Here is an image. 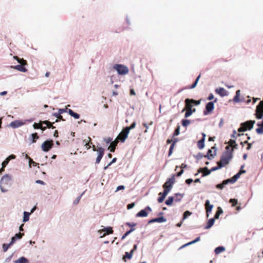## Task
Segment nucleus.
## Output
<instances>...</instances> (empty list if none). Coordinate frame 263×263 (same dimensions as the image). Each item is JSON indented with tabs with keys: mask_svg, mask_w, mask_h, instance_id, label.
<instances>
[{
	"mask_svg": "<svg viewBox=\"0 0 263 263\" xmlns=\"http://www.w3.org/2000/svg\"><path fill=\"white\" fill-rule=\"evenodd\" d=\"M185 102V107L182 109V111L183 112L185 109H190V110H193V107L194 106L193 102L191 101L190 99H186L184 101Z\"/></svg>",
	"mask_w": 263,
	"mask_h": 263,
	"instance_id": "11",
	"label": "nucleus"
},
{
	"mask_svg": "<svg viewBox=\"0 0 263 263\" xmlns=\"http://www.w3.org/2000/svg\"><path fill=\"white\" fill-rule=\"evenodd\" d=\"M67 109V108L59 109V114H62L66 112Z\"/></svg>",
	"mask_w": 263,
	"mask_h": 263,
	"instance_id": "62",
	"label": "nucleus"
},
{
	"mask_svg": "<svg viewBox=\"0 0 263 263\" xmlns=\"http://www.w3.org/2000/svg\"><path fill=\"white\" fill-rule=\"evenodd\" d=\"M89 140L87 141L86 139L83 140V143H85V146H86L87 149H89L91 147L90 144H92V142H91V138L90 137H88Z\"/></svg>",
	"mask_w": 263,
	"mask_h": 263,
	"instance_id": "27",
	"label": "nucleus"
},
{
	"mask_svg": "<svg viewBox=\"0 0 263 263\" xmlns=\"http://www.w3.org/2000/svg\"><path fill=\"white\" fill-rule=\"evenodd\" d=\"M92 148L93 151L98 152V157L96 159V163L99 164L104 156V149L101 147H96L94 145H92Z\"/></svg>",
	"mask_w": 263,
	"mask_h": 263,
	"instance_id": "5",
	"label": "nucleus"
},
{
	"mask_svg": "<svg viewBox=\"0 0 263 263\" xmlns=\"http://www.w3.org/2000/svg\"><path fill=\"white\" fill-rule=\"evenodd\" d=\"M135 228H132L129 231H127L121 237V239L123 240L125 238V237L128 236L130 233L135 231Z\"/></svg>",
	"mask_w": 263,
	"mask_h": 263,
	"instance_id": "41",
	"label": "nucleus"
},
{
	"mask_svg": "<svg viewBox=\"0 0 263 263\" xmlns=\"http://www.w3.org/2000/svg\"><path fill=\"white\" fill-rule=\"evenodd\" d=\"M212 151L211 149H209L206 155H204V157L207 158L209 160H211L213 158L214 156L216 155V153L214 152V154H212Z\"/></svg>",
	"mask_w": 263,
	"mask_h": 263,
	"instance_id": "23",
	"label": "nucleus"
},
{
	"mask_svg": "<svg viewBox=\"0 0 263 263\" xmlns=\"http://www.w3.org/2000/svg\"><path fill=\"white\" fill-rule=\"evenodd\" d=\"M117 161V158H114L112 161L107 165V166L104 167V169H106L109 165H110L112 163H115Z\"/></svg>",
	"mask_w": 263,
	"mask_h": 263,
	"instance_id": "60",
	"label": "nucleus"
},
{
	"mask_svg": "<svg viewBox=\"0 0 263 263\" xmlns=\"http://www.w3.org/2000/svg\"><path fill=\"white\" fill-rule=\"evenodd\" d=\"M256 118L260 119L263 117V101L260 102L259 105L256 107Z\"/></svg>",
	"mask_w": 263,
	"mask_h": 263,
	"instance_id": "10",
	"label": "nucleus"
},
{
	"mask_svg": "<svg viewBox=\"0 0 263 263\" xmlns=\"http://www.w3.org/2000/svg\"><path fill=\"white\" fill-rule=\"evenodd\" d=\"M255 121L249 120L240 124V127L238 129V132H242L247 130H251L253 127Z\"/></svg>",
	"mask_w": 263,
	"mask_h": 263,
	"instance_id": "3",
	"label": "nucleus"
},
{
	"mask_svg": "<svg viewBox=\"0 0 263 263\" xmlns=\"http://www.w3.org/2000/svg\"><path fill=\"white\" fill-rule=\"evenodd\" d=\"M190 99L194 105H198L200 104V101H199V100L196 101L193 99Z\"/></svg>",
	"mask_w": 263,
	"mask_h": 263,
	"instance_id": "58",
	"label": "nucleus"
},
{
	"mask_svg": "<svg viewBox=\"0 0 263 263\" xmlns=\"http://www.w3.org/2000/svg\"><path fill=\"white\" fill-rule=\"evenodd\" d=\"M102 231L105 232V233L103 234V235L101 236V237H104L106 235L112 234L114 232L112 228L110 227L104 228L103 230H102ZM99 232L101 233V231H99Z\"/></svg>",
	"mask_w": 263,
	"mask_h": 263,
	"instance_id": "20",
	"label": "nucleus"
},
{
	"mask_svg": "<svg viewBox=\"0 0 263 263\" xmlns=\"http://www.w3.org/2000/svg\"><path fill=\"white\" fill-rule=\"evenodd\" d=\"M244 143H246V144H248V146L247 147V150H249L251 148V146H252V144L251 143H248L247 141H245L244 142Z\"/></svg>",
	"mask_w": 263,
	"mask_h": 263,
	"instance_id": "63",
	"label": "nucleus"
},
{
	"mask_svg": "<svg viewBox=\"0 0 263 263\" xmlns=\"http://www.w3.org/2000/svg\"><path fill=\"white\" fill-rule=\"evenodd\" d=\"M177 141V140L176 139H175L173 141V143H172V144L170 147L169 151H168V156H170L172 155V154L173 153V149L174 148V146H175V144Z\"/></svg>",
	"mask_w": 263,
	"mask_h": 263,
	"instance_id": "28",
	"label": "nucleus"
},
{
	"mask_svg": "<svg viewBox=\"0 0 263 263\" xmlns=\"http://www.w3.org/2000/svg\"><path fill=\"white\" fill-rule=\"evenodd\" d=\"M175 182V176L173 175L171 178L168 179L165 183L163 185L164 191H167L168 193L172 189L173 185Z\"/></svg>",
	"mask_w": 263,
	"mask_h": 263,
	"instance_id": "7",
	"label": "nucleus"
},
{
	"mask_svg": "<svg viewBox=\"0 0 263 263\" xmlns=\"http://www.w3.org/2000/svg\"><path fill=\"white\" fill-rule=\"evenodd\" d=\"M192 213L190 212V211H185L184 213H183V219L186 218L189 216H190L191 215Z\"/></svg>",
	"mask_w": 263,
	"mask_h": 263,
	"instance_id": "52",
	"label": "nucleus"
},
{
	"mask_svg": "<svg viewBox=\"0 0 263 263\" xmlns=\"http://www.w3.org/2000/svg\"><path fill=\"white\" fill-rule=\"evenodd\" d=\"M15 263H28V260L26 258L22 257L16 260Z\"/></svg>",
	"mask_w": 263,
	"mask_h": 263,
	"instance_id": "31",
	"label": "nucleus"
},
{
	"mask_svg": "<svg viewBox=\"0 0 263 263\" xmlns=\"http://www.w3.org/2000/svg\"><path fill=\"white\" fill-rule=\"evenodd\" d=\"M112 138H110V137H108V138H105L104 139V141L106 143H111V141H112Z\"/></svg>",
	"mask_w": 263,
	"mask_h": 263,
	"instance_id": "59",
	"label": "nucleus"
},
{
	"mask_svg": "<svg viewBox=\"0 0 263 263\" xmlns=\"http://www.w3.org/2000/svg\"><path fill=\"white\" fill-rule=\"evenodd\" d=\"M229 201L232 203V206H235L237 204V200L236 199H231Z\"/></svg>",
	"mask_w": 263,
	"mask_h": 263,
	"instance_id": "49",
	"label": "nucleus"
},
{
	"mask_svg": "<svg viewBox=\"0 0 263 263\" xmlns=\"http://www.w3.org/2000/svg\"><path fill=\"white\" fill-rule=\"evenodd\" d=\"M225 185H226L225 184H223V181L222 183L218 184L216 185V187H217V189H219L222 190V189L224 187V186Z\"/></svg>",
	"mask_w": 263,
	"mask_h": 263,
	"instance_id": "56",
	"label": "nucleus"
},
{
	"mask_svg": "<svg viewBox=\"0 0 263 263\" xmlns=\"http://www.w3.org/2000/svg\"><path fill=\"white\" fill-rule=\"evenodd\" d=\"M136 123L135 121H134L130 125V126L129 127H126L125 128L128 132H129V130L130 129H132L133 128H134L136 126Z\"/></svg>",
	"mask_w": 263,
	"mask_h": 263,
	"instance_id": "46",
	"label": "nucleus"
},
{
	"mask_svg": "<svg viewBox=\"0 0 263 263\" xmlns=\"http://www.w3.org/2000/svg\"><path fill=\"white\" fill-rule=\"evenodd\" d=\"M53 146V142L52 140H46L41 145L42 149L44 152H48Z\"/></svg>",
	"mask_w": 263,
	"mask_h": 263,
	"instance_id": "8",
	"label": "nucleus"
},
{
	"mask_svg": "<svg viewBox=\"0 0 263 263\" xmlns=\"http://www.w3.org/2000/svg\"><path fill=\"white\" fill-rule=\"evenodd\" d=\"M198 172H202L203 173V176H204L209 175L211 173V171L209 170L207 167H205L204 168H200L198 170Z\"/></svg>",
	"mask_w": 263,
	"mask_h": 263,
	"instance_id": "21",
	"label": "nucleus"
},
{
	"mask_svg": "<svg viewBox=\"0 0 263 263\" xmlns=\"http://www.w3.org/2000/svg\"><path fill=\"white\" fill-rule=\"evenodd\" d=\"M215 92L219 94L221 97H224L228 95V92L223 88L219 87L215 90Z\"/></svg>",
	"mask_w": 263,
	"mask_h": 263,
	"instance_id": "15",
	"label": "nucleus"
},
{
	"mask_svg": "<svg viewBox=\"0 0 263 263\" xmlns=\"http://www.w3.org/2000/svg\"><path fill=\"white\" fill-rule=\"evenodd\" d=\"M129 132L124 128L117 137V139L121 142H124L127 138Z\"/></svg>",
	"mask_w": 263,
	"mask_h": 263,
	"instance_id": "9",
	"label": "nucleus"
},
{
	"mask_svg": "<svg viewBox=\"0 0 263 263\" xmlns=\"http://www.w3.org/2000/svg\"><path fill=\"white\" fill-rule=\"evenodd\" d=\"M214 221L215 218H211L210 219H209V221H208L207 224L205 226V228L206 229H208L211 228L212 226L214 224Z\"/></svg>",
	"mask_w": 263,
	"mask_h": 263,
	"instance_id": "26",
	"label": "nucleus"
},
{
	"mask_svg": "<svg viewBox=\"0 0 263 263\" xmlns=\"http://www.w3.org/2000/svg\"><path fill=\"white\" fill-rule=\"evenodd\" d=\"M114 69L117 71L119 74L121 75H125L128 72V68L121 64H115L114 66Z\"/></svg>",
	"mask_w": 263,
	"mask_h": 263,
	"instance_id": "6",
	"label": "nucleus"
},
{
	"mask_svg": "<svg viewBox=\"0 0 263 263\" xmlns=\"http://www.w3.org/2000/svg\"><path fill=\"white\" fill-rule=\"evenodd\" d=\"M30 213L27 212H24L23 221L26 222L29 220Z\"/></svg>",
	"mask_w": 263,
	"mask_h": 263,
	"instance_id": "40",
	"label": "nucleus"
},
{
	"mask_svg": "<svg viewBox=\"0 0 263 263\" xmlns=\"http://www.w3.org/2000/svg\"><path fill=\"white\" fill-rule=\"evenodd\" d=\"M26 157L29 158V165H32L33 166H36V163L33 161L30 157H29L27 155H26Z\"/></svg>",
	"mask_w": 263,
	"mask_h": 263,
	"instance_id": "54",
	"label": "nucleus"
},
{
	"mask_svg": "<svg viewBox=\"0 0 263 263\" xmlns=\"http://www.w3.org/2000/svg\"><path fill=\"white\" fill-rule=\"evenodd\" d=\"M179 134H180V126L178 125L173 133V136H178Z\"/></svg>",
	"mask_w": 263,
	"mask_h": 263,
	"instance_id": "47",
	"label": "nucleus"
},
{
	"mask_svg": "<svg viewBox=\"0 0 263 263\" xmlns=\"http://www.w3.org/2000/svg\"><path fill=\"white\" fill-rule=\"evenodd\" d=\"M200 78V74H199L197 77V78H196V79L195 81L194 82V83L191 86L189 87L190 89H193V88H194L196 86V85H197V84L198 83V82Z\"/></svg>",
	"mask_w": 263,
	"mask_h": 263,
	"instance_id": "42",
	"label": "nucleus"
},
{
	"mask_svg": "<svg viewBox=\"0 0 263 263\" xmlns=\"http://www.w3.org/2000/svg\"><path fill=\"white\" fill-rule=\"evenodd\" d=\"M43 123H44V124L47 126V127L49 128H51L54 129L55 128V127L53 125V124L48 121H43Z\"/></svg>",
	"mask_w": 263,
	"mask_h": 263,
	"instance_id": "36",
	"label": "nucleus"
},
{
	"mask_svg": "<svg viewBox=\"0 0 263 263\" xmlns=\"http://www.w3.org/2000/svg\"><path fill=\"white\" fill-rule=\"evenodd\" d=\"M24 123L19 120H15L10 123V126L12 128H17L23 125Z\"/></svg>",
	"mask_w": 263,
	"mask_h": 263,
	"instance_id": "18",
	"label": "nucleus"
},
{
	"mask_svg": "<svg viewBox=\"0 0 263 263\" xmlns=\"http://www.w3.org/2000/svg\"><path fill=\"white\" fill-rule=\"evenodd\" d=\"M133 253L131 252H126L125 255L123 257V260L125 261L126 258H128L129 259H130L133 256Z\"/></svg>",
	"mask_w": 263,
	"mask_h": 263,
	"instance_id": "35",
	"label": "nucleus"
},
{
	"mask_svg": "<svg viewBox=\"0 0 263 263\" xmlns=\"http://www.w3.org/2000/svg\"><path fill=\"white\" fill-rule=\"evenodd\" d=\"M183 196L180 194H176L175 197H174V201L176 202H179L181 201Z\"/></svg>",
	"mask_w": 263,
	"mask_h": 263,
	"instance_id": "39",
	"label": "nucleus"
},
{
	"mask_svg": "<svg viewBox=\"0 0 263 263\" xmlns=\"http://www.w3.org/2000/svg\"><path fill=\"white\" fill-rule=\"evenodd\" d=\"M168 194L167 193V191H164L163 192H160L159 193V198H158V202L159 203H161L162 202L165 198L166 197V196H167V195Z\"/></svg>",
	"mask_w": 263,
	"mask_h": 263,
	"instance_id": "14",
	"label": "nucleus"
},
{
	"mask_svg": "<svg viewBox=\"0 0 263 263\" xmlns=\"http://www.w3.org/2000/svg\"><path fill=\"white\" fill-rule=\"evenodd\" d=\"M235 182L233 180V178H231L226 180H223V184H228V183H234Z\"/></svg>",
	"mask_w": 263,
	"mask_h": 263,
	"instance_id": "44",
	"label": "nucleus"
},
{
	"mask_svg": "<svg viewBox=\"0 0 263 263\" xmlns=\"http://www.w3.org/2000/svg\"><path fill=\"white\" fill-rule=\"evenodd\" d=\"M216 213H218L219 215H220L223 213V211L220 207H218Z\"/></svg>",
	"mask_w": 263,
	"mask_h": 263,
	"instance_id": "64",
	"label": "nucleus"
},
{
	"mask_svg": "<svg viewBox=\"0 0 263 263\" xmlns=\"http://www.w3.org/2000/svg\"><path fill=\"white\" fill-rule=\"evenodd\" d=\"M135 203H130V204H128L127 205V208L128 210H129V209H132L135 206Z\"/></svg>",
	"mask_w": 263,
	"mask_h": 263,
	"instance_id": "61",
	"label": "nucleus"
},
{
	"mask_svg": "<svg viewBox=\"0 0 263 263\" xmlns=\"http://www.w3.org/2000/svg\"><path fill=\"white\" fill-rule=\"evenodd\" d=\"M256 132L258 134H263V127L259 126L258 128L256 129Z\"/></svg>",
	"mask_w": 263,
	"mask_h": 263,
	"instance_id": "51",
	"label": "nucleus"
},
{
	"mask_svg": "<svg viewBox=\"0 0 263 263\" xmlns=\"http://www.w3.org/2000/svg\"><path fill=\"white\" fill-rule=\"evenodd\" d=\"M197 146L198 148L201 149L203 148L204 147V138H202L201 140H199L197 143Z\"/></svg>",
	"mask_w": 263,
	"mask_h": 263,
	"instance_id": "29",
	"label": "nucleus"
},
{
	"mask_svg": "<svg viewBox=\"0 0 263 263\" xmlns=\"http://www.w3.org/2000/svg\"><path fill=\"white\" fill-rule=\"evenodd\" d=\"M11 180V176L9 175H4L1 180V184L0 187L2 192H6L7 191V189H5V185H8L10 183V181Z\"/></svg>",
	"mask_w": 263,
	"mask_h": 263,
	"instance_id": "4",
	"label": "nucleus"
},
{
	"mask_svg": "<svg viewBox=\"0 0 263 263\" xmlns=\"http://www.w3.org/2000/svg\"><path fill=\"white\" fill-rule=\"evenodd\" d=\"M181 123H182V125L184 127H186L191 123V121L189 120L183 119L182 120Z\"/></svg>",
	"mask_w": 263,
	"mask_h": 263,
	"instance_id": "43",
	"label": "nucleus"
},
{
	"mask_svg": "<svg viewBox=\"0 0 263 263\" xmlns=\"http://www.w3.org/2000/svg\"><path fill=\"white\" fill-rule=\"evenodd\" d=\"M166 221V219L164 217H160L155 218L150 220L149 221L148 223H154V222L161 223V222H165Z\"/></svg>",
	"mask_w": 263,
	"mask_h": 263,
	"instance_id": "17",
	"label": "nucleus"
},
{
	"mask_svg": "<svg viewBox=\"0 0 263 263\" xmlns=\"http://www.w3.org/2000/svg\"><path fill=\"white\" fill-rule=\"evenodd\" d=\"M228 143L229 145L226 147L227 151H228V149L230 148V146L232 147L234 144H235L236 142L234 140L231 139L229 141Z\"/></svg>",
	"mask_w": 263,
	"mask_h": 263,
	"instance_id": "45",
	"label": "nucleus"
},
{
	"mask_svg": "<svg viewBox=\"0 0 263 263\" xmlns=\"http://www.w3.org/2000/svg\"><path fill=\"white\" fill-rule=\"evenodd\" d=\"M118 142L119 141L117 139H116L114 141H111L109 146L108 147V149L111 152L114 153L115 152L116 147L117 145Z\"/></svg>",
	"mask_w": 263,
	"mask_h": 263,
	"instance_id": "16",
	"label": "nucleus"
},
{
	"mask_svg": "<svg viewBox=\"0 0 263 263\" xmlns=\"http://www.w3.org/2000/svg\"><path fill=\"white\" fill-rule=\"evenodd\" d=\"M221 167H222V165L221 164H219L217 162V166L211 168L210 171H211V172H213V171H216L218 169H220Z\"/></svg>",
	"mask_w": 263,
	"mask_h": 263,
	"instance_id": "48",
	"label": "nucleus"
},
{
	"mask_svg": "<svg viewBox=\"0 0 263 263\" xmlns=\"http://www.w3.org/2000/svg\"><path fill=\"white\" fill-rule=\"evenodd\" d=\"M186 111L184 117L185 118H188L189 117L191 116L192 114L196 111V109L193 108V110H190V109H185Z\"/></svg>",
	"mask_w": 263,
	"mask_h": 263,
	"instance_id": "25",
	"label": "nucleus"
},
{
	"mask_svg": "<svg viewBox=\"0 0 263 263\" xmlns=\"http://www.w3.org/2000/svg\"><path fill=\"white\" fill-rule=\"evenodd\" d=\"M44 124L43 121H40L39 123H34L33 125V127L34 129H41L42 125Z\"/></svg>",
	"mask_w": 263,
	"mask_h": 263,
	"instance_id": "37",
	"label": "nucleus"
},
{
	"mask_svg": "<svg viewBox=\"0 0 263 263\" xmlns=\"http://www.w3.org/2000/svg\"><path fill=\"white\" fill-rule=\"evenodd\" d=\"M240 173H237L232 177L235 182H236L237 179H238L240 177Z\"/></svg>",
	"mask_w": 263,
	"mask_h": 263,
	"instance_id": "55",
	"label": "nucleus"
},
{
	"mask_svg": "<svg viewBox=\"0 0 263 263\" xmlns=\"http://www.w3.org/2000/svg\"><path fill=\"white\" fill-rule=\"evenodd\" d=\"M214 102H210L208 103L205 106V110L204 111V115L208 114L209 113L212 112L214 109Z\"/></svg>",
	"mask_w": 263,
	"mask_h": 263,
	"instance_id": "12",
	"label": "nucleus"
},
{
	"mask_svg": "<svg viewBox=\"0 0 263 263\" xmlns=\"http://www.w3.org/2000/svg\"><path fill=\"white\" fill-rule=\"evenodd\" d=\"M24 235V234L23 233H17L15 235L14 237L16 238V239H21L22 238V236Z\"/></svg>",
	"mask_w": 263,
	"mask_h": 263,
	"instance_id": "57",
	"label": "nucleus"
},
{
	"mask_svg": "<svg viewBox=\"0 0 263 263\" xmlns=\"http://www.w3.org/2000/svg\"><path fill=\"white\" fill-rule=\"evenodd\" d=\"M200 237H197L196 239H195L194 240L192 241H191V242H188V243H186V244L183 245V246H182L180 248V249H182V248H184V247H186V246H189V245H190L193 244V243H195V242H197V241H199V240H200Z\"/></svg>",
	"mask_w": 263,
	"mask_h": 263,
	"instance_id": "30",
	"label": "nucleus"
},
{
	"mask_svg": "<svg viewBox=\"0 0 263 263\" xmlns=\"http://www.w3.org/2000/svg\"><path fill=\"white\" fill-rule=\"evenodd\" d=\"M16 157V156L14 155H10L8 157H7L5 160H4L3 162H2V166L3 167H5L8 164L9 161L11 159H15Z\"/></svg>",
	"mask_w": 263,
	"mask_h": 263,
	"instance_id": "19",
	"label": "nucleus"
},
{
	"mask_svg": "<svg viewBox=\"0 0 263 263\" xmlns=\"http://www.w3.org/2000/svg\"><path fill=\"white\" fill-rule=\"evenodd\" d=\"M233 158V149L231 151H226L222 155L220 160L218 162L219 164L222 165V167L229 164Z\"/></svg>",
	"mask_w": 263,
	"mask_h": 263,
	"instance_id": "1",
	"label": "nucleus"
},
{
	"mask_svg": "<svg viewBox=\"0 0 263 263\" xmlns=\"http://www.w3.org/2000/svg\"><path fill=\"white\" fill-rule=\"evenodd\" d=\"M67 112L71 116L73 117L74 118L76 119L80 118V115L73 112V110H71V109H68Z\"/></svg>",
	"mask_w": 263,
	"mask_h": 263,
	"instance_id": "22",
	"label": "nucleus"
},
{
	"mask_svg": "<svg viewBox=\"0 0 263 263\" xmlns=\"http://www.w3.org/2000/svg\"><path fill=\"white\" fill-rule=\"evenodd\" d=\"M225 250V248L223 247H218L215 249V253L216 254H220Z\"/></svg>",
	"mask_w": 263,
	"mask_h": 263,
	"instance_id": "32",
	"label": "nucleus"
},
{
	"mask_svg": "<svg viewBox=\"0 0 263 263\" xmlns=\"http://www.w3.org/2000/svg\"><path fill=\"white\" fill-rule=\"evenodd\" d=\"M11 246V245L10 244V243L9 244H4L3 245V248L4 251V252L7 251Z\"/></svg>",
	"mask_w": 263,
	"mask_h": 263,
	"instance_id": "50",
	"label": "nucleus"
},
{
	"mask_svg": "<svg viewBox=\"0 0 263 263\" xmlns=\"http://www.w3.org/2000/svg\"><path fill=\"white\" fill-rule=\"evenodd\" d=\"M240 91L239 90H238L236 91V95L233 98V101L234 102H239V96H240Z\"/></svg>",
	"mask_w": 263,
	"mask_h": 263,
	"instance_id": "34",
	"label": "nucleus"
},
{
	"mask_svg": "<svg viewBox=\"0 0 263 263\" xmlns=\"http://www.w3.org/2000/svg\"><path fill=\"white\" fill-rule=\"evenodd\" d=\"M31 142L32 143H35L36 141V140L39 138V136H38L36 133H33L31 134Z\"/></svg>",
	"mask_w": 263,
	"mask_h": 263,
	"instance_id": "33",
	"label": "nucleus"
},
{
	"mask_svg": "<svg viewBox=\"0 0 263 263\" xmlns=\"http://www.w3.org/2000/svg\"><path fill=\"white\" fill-rule=\"evenodd\" d=\"M148 214L145 210L140 211L137 214V217H146Z\"/></svg>",
	"mask_w": 263,
	"mask_h": 263,
	"instance_id": "24",
	"label": "nucleus"
},
{
	"mask_svg": "<svg viewBox=\"0 0 263 263\" xmlns=\"http://www.w3.org/2000/svg\"><path fill=\"white\" fill-rule=\"evenodd\" d=\"M174 200V197L170 196L165 201V204L167 205H171L172 204Z\"/></svg>",
	"mask_w": 263,
	"mask_h": 263,
	"instance_id": "38",
	"label": "nucleus"
},
{
	"mask_svg": "<svg viewBox=\"0 0 263 263\" xmlns=\"http://www.w3.org/2000/svg\"><path fill=\"white\" fill-rule=\"evenodd\" d=\"M125 224L129 227L132 228H133L134 227H135L137 224L136 223H134V222H132V223H130V222H126L125 223Z\"/></svg>",
	"mask_w": 263,
	"mask_h": 263,
	"instance_id": "53",
	"label": "nucleus"
},
{
	"mask_svg": "<svg viewBox=\"0 0 263 263\" xmlns=\"http://www.w3.org/2000/svg\"><path fill=\"white\" fill-rule=\"evenodd\" d=\"M14 59H15L18 62V63L20 64V65L14 66L13 67V68L20 71L24 72H26L27 69L24 67V66L27 65L26 60H24L23 59H20L17 56H14Z\"/></svg>",
	"mask_w": 263,
	"mask_h": 263,
	"instance_id": "2",
	"label": "nucleus"
},
{
	"mask_svg": "<svg viewBox=\"0 0 263 263\" xmlns=\"http://www.w3.org/2000/svg\"><path fill=\"white\" fill-rule=\"evenodd\" d=\"M213 208V205L211 204L210 203V201L209 200H206L205 203V209L206 210V216L208 217L210 213L211 212L212 209Z\"/></svg>",
	"mask_w": 263,
	"mask_h": 263,
	"instance_id": "13",
	"label": "nucleus"
}]
</instances>
